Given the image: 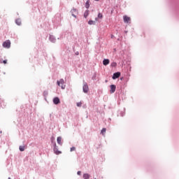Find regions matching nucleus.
Returning a JSON list of instances; mask_svg holds the SVG:
<instances>
[{
    "label": "nucleus",
    "mask_w": 179,
    "mask_h": 179,
    "mask_svg": "<svg viewBox=\"0 0 179 179\" xmlns=\"http://www.w3.org/2000/svg\"><path fill=\"white\" fill-rule=\"evenodd\" d=\"M108 64H110V59H104L103 60V65H105V66H107V65H108Z\"/></svg>",
    "instance_id": "nucleus-10"
},
{
    "label": "nucleus",
    "mask_w": 179,
    "mask_h": 179,
    "mask_svg": "<svg viewBox=\"0 0 179 179\" xmlns=\"http://www.w3.org/2000/svg\"><path fill=\"white\" fill-rule=\"evenodd\" d=\"M73 150H76V148H75V147H71V148H70V152H73Z\"/></svg>",
    "instance_id": "nucleus-22"
},
{
    "label": "nucleus",
    "mask_w": 179,
    "mask_h": 179,
    "mask_svg": "<svg viewBox=\"0 0 179 179\" xmlns=\"http://www.w3.org/2000/svg\"><path fill=\"white\" fill-rule=\"evenodd\" d=\"M106 131H107V129L103 128L101 131V135H106Z\"/></svg>",
    "instance_id": "nucleus-16"
},
{
    "label": "nucleus",
    "mask_w": 179,
    "mask_h": 179,
    "mask_svg": "<svg viewBox=\"0 0 179 179\" xmlns=\"http://www.w3.org/2000/svg\"><path fill=\"white\" fill-rule=\"evenodd\" d=\"M90 11H89V10H87L85 11L84 13V17L86 19L87 17V16H89V13Z\"/></svg>",
    "instance_id": "nucleus-13"
},
{
    "label": "nucleus",
    "mask_w": 179,
    "mask_h": 179,
    "mask_svg": "<svg viewBox=\"0 0 179 179\" xmlns=\"http://www.w3.org/2000/svg\"><path fill=\"white\" fill-rule=\"evenodd\" d=\"M0 62L1 64H2V58L1 59L0 58Z\"/></svg>",
    "instance_id": "nucleus-28"
},
{
    "label": "nucleus",
    "mask_w": 179,
    "mask_h": 179,
    "mask_svg": "<svg viewBox=\"0 0 179 179\" xmlns=\"http://www.w3.org/2000/svg\"><path fill=\"white\" fill-rule=\"evenodd\" d=\"M85 8L87 9H89V8H90V4L89 3V0L86 1L85 3Z\"/></svg>",
    "instance_id": "nucleus-19"
},
{
    "label": "nucleus",
    "mask_w": 179,
    "mask_h": 179,
    "mask_svg": "<svg viewBox=\"0 0 179 179\" xmlns=\"http://www.w3.org/2000/svg\"><path fill=\"white\" fill-rule=\"evenodd\" d=\"M96 20H97V18H95Z\"/></svg>",
    "instance_id": "nucleus-31"
},
{
    "label": "nucleus",
    "mask_w": 179,
    "mask_h": 179,
    "mask_svg": "<svg viewBox=\"0 0 179 179\" xmlns=\"http://www.w3.org/2000/svg\"><path fill=\"white\" fill-rule=\"evenodd\" d=\"M117 89V86L115 85H110V93L113 94V93H115V90Z\"/></svg>",
    "instance_id": "nucleus-7"
},
{
    "label": "nucleus",
    "mask_w": 179,
    "mask_h": 179,
    "mask_svg": "<svg viewBox=\"0 0 179 179\" xmlns=\"http://www.w3.org/2000/svg\"><path fill=\"white\" fill-rule=\"evenodd\" d=\"M57 141L58 145H60V146H62V136L57 137Z\"/></svg>",
    "instance_id": "nucleus-12"
},
{
    "label": "nucleus",
    "mask_w": 179,
    "mask_h": 179,
    "mask_svg": "<svg viewBox=\"0 0 179 179\" xmlns=\"http://www.w3.org/2000/svg\"><path fill=\"white\" fill-rule=\"evenodd\" d=\"M57 83L59 86V87H61L63 90L65 89V87H66V85H65V81L62 78L59 80H57Z\"/></svg>",
    "instance_id": "nucleus-2"
},
{
    "label": "nucleus",
    "mask_w": 179,
    "mask_h": 179,
    "mask_svg": "<svg viewBox=\"0 0 179 179\" xmlns=\"http://www.w3.org/2000/svg\"><path fill=\"white\" fill-rule=\"evenodd\" d=\"M52 145H53V151L55 155H61L62 152L58 150V146H57V143L52 141Z\"/></svg>",
    "instance_id": "nucleus-1"
},
{
    "label": "nucleus",
    "mask_w": 179,
    "mask_h": 179,
    "mask_svg": "<svg viewBox=\"0 0 179 179\" xmlns=\"http://www.w3.org/2000/svg\"><path fill=\"white\" fill-rule=\"evenodd\" d=\"M45 94H46L45 92H44Z\"/></svg>",
    "instance_id": "nucleus-33"
},
{
    "label": "nucleus",
    "mask_w": 179,
    "mask_h": 179,
    "mask_svg": "<svg viewBox=\"0 0 179 179\" xmlns=\"http://www.w3.org/2000/svg\"><path fill=\"white\" fill-rule=\"evenodd\" d=\"M96 73L92 77V80H96Z\"/></svg>",
    "instance_id": "nucleus-24"
},
{
    "label": "nucleus",
    "mask_w": 179,
    "mask_h": 179,
    "mask_svg": "<svg viewBox=\"0 0 179 179\" xmlns=\"http://www.w3.org/2000/svg\"><path fill=\"white\" fill-rule=\"evenodd\" d=\"M78 176H80L82 174V172L80 171H78L77 172Z\"/></svg>",
    "instance_id": "nucleus-26"
},
{
    "label": "nucleus",
    "mask_w": 179,
    "mask_h": 179,
    "mask_svg": "<svg viewBox=\"0 0 179 179\" xmlns=\"http://www.w3.org/2000/svg\"><path fill=\"white\" fill-rule=\"evenodd\" d=\"M94 1H96V2H99V1H100V0H94Z\"/></svg>",
    "instance_id": "nucleus-29"
},
{
    "label": "nucleus",
    "mask_w": 179,
    "mask_h": 179,
    "mask_svg": "<svg viewBox=\"0 0 179 179\" xmlns=\"http://www.w3.org/2000/svg\"><path fill=\"white\" fill-rule=\"evenodd\" d=\"M53 103L54 104H59V103H61V101L59 100V97H55L53 99Z\"/></svg>",
    "instance_id": "nucleus-9"
},
{
    "label": "nucleus",
    "mask_w": 179,
    "mask_h": 179,
    "mask_svg": "<svg viewBox=\"0 0 179 179\" xmlns=\"http://www.w3.org/2000/svg\"><path fill=\"white\" fill-rule=\"evenodd\" d=\"M45 94H46L45 92H44Z\"/></svg>",
    "instance_id": "nucleus-32"
},
{
    "label": "nucleus",
    "mask_w": 179,
    "mask_h": 179,
    "mask_svg": "<svg viewBox=\"0 0 179 179\" xmlns=\"http://www.w3.org/2000/svg\"><path fill=\"white\" fill-rule=\"evenodd\" d=\"M88 24H90V25L96 24V21L90 20L88 21Z\"/></svg>",
    "instance_id": "nucleus-17"
},
{
    "label": "nucleus",
    "mask_w": 179,
    "mask_h": 179,
    "mask_svg": "<svg viewBox=\"0 0 179 179\" xmlns=\"http://www.w3.org/2000/svg\"><path fill=\"white\" fill-rule=\"evenodd\" d=\"M83 178L84 179H89V178H90V175H89V173H84L83 174Z\"/></svg>",
    "instance_id": "nucleus-15"
},
{
    "label": "nucleus",
    "mask_w": 179,
    "mask_h": 179,
    "mask_svg": "<svg viewBox=\"0 0 179 179\" xmlns=\"http://www.w3.org/2000/svg\"><path fill=\"white\" fill-rule=\"evenodd\" d=\"M123 20H124V23H129V22H131V17H129L127 15H124Z\"/></svg>",
    "instance_id": "nucleus-8"
},
{
    "label": "nucleus",
    "mask_w": 179,
    "mask_h": 179,
    "mask_svg": "<svg viewBox=\"0 0 179 179\" xmlns=\"http://www.w3.org/2000/svg\"><path fill=\"white\" fill-rule=\"evenodd\" d=\"M3 47L4 48H10V41H6L3 43Z\"/></svg>",
    "instance_id": "nucleus-5"
},
{
    "label": "nucleus",
    "mask_w": 179,
    "mask_h": 179,
    "mask_svg": "<svg viewBox=\"0 0 179 179\" xmlns=\"http://www.w3.org/2000/svg\"><path fill=\"white\" fill-rule=\"evenodd\" d=\"M113 36H112L111 38H113Z\"/></svg>",
    "instance_id": "nucleus-34"
},
{
    "label": "nucleus",
    "mask_w": 179,
    "mask_h": 179,
    "mask_svg": "<svg viewBox=\"0 0 179 179\" xmlns=\"http://www.w3.org/2000/svg\"><path fill=\"white\" fill-rule=\"evenodd\" d=\"M76 55H79V52H77Z\"/></svg>",
    "instance_id": "nucleus-30"
},
{
    "label": "nucleus",
    "mask_w": 179,
    "mask_h": 179,
    "mask_svg": "<svg viewBox=\"0 0 179 179\" xmlns=\"http://www.w3.org/2000/svg\"><path fill=\"white\" fill-rule=\"evenodd\" d=\"M98 18H99V19H103V14H101V13H99L98 14Z\"/></svg>",
    "instance_id": "nucleus-21"
},
{
    "label": "nucleus",
    "mask_w": 179,
    "mask_h": 179,
    "mask_svg": "<svg viewBox=\"0 0 179 179\" xmlns=\"http://www.w3.org/2000/svg\"><path fill=\"white\" fill-rule=\"evenodd\" d=\"M8 179H10V178H8Z\"/></svg>",
    "instance_id": "nucleus-35"
},
{
    "label": "nucleus",
    "mask_w": 179,
    "mask_h": 179,
    "mask_svg": "<svg viewBox=\"0 0 179 179\" xmlns=\"http://www.w3.org/2000/svg\"><path fill=\"white\" fill-rule=\"evenodd\" d=\"M120 117H124L125 115V113L124 112H120Z\"/></svg>",
    "instance_id": "nucleus-23"
},
{
    "label": "nucleus",
    "mask_w": 179,
    "mask_h": 179,
    "mask_svg": "<svg viewBox=\"0 0 179 179\" xmlns=\"http://www.w3.org/2000/svg\"><path fill=\"white\" fill-rule=\"evenodd\" d=\"M83 91L84 93H88L89 85H87V83H84L83 86Z\"/></svg>",
    "instance_id": "nucleus-4"
},
{
    "label": "nucleus",
    "mask_w": 179,
    "mask_h": 179,
    "mask_svg": "<svg viewBox=\"0 0 179 179\" xmlns=\"http://www.w3.org/2000/svg\"><path fill=\"white\" fill-rule=\"evenodd\" d=\"M24 145H20L19 150H20V152H24Z\"/></svg>",
    "instance_id": "nucleus-18"
},
{
    "label": "nucleus",
    "mask_w": 179,
    "mask_h": 179,
    "mask_svg": "<svg viewBox=\"0 0 179 179\" xmlns=\"http://www.w3.org/2000/svg\"><path fill=\"white\" fill-rule=\"evenodd\" d=\"M120 76H121V73L116 72L113 73L112 78L115 80V79H118Z\"/></svg>",
    "instance_id": "nucleus-6"
},
{
    "label": "nucleus",
    "mask_w": 179,
    "mask_h": 179,
    "mask_svg": "<svg viewBox=\"0 0 179 179\" xmlns=\"http://www.w3.org/2000/svg\"><path fill=\"white\" fill-rule=\"evenodd\" d=\"M110 66L115 68V66H117V63L115 62H112Z\"/></svg>",
    "instance_id": "nucleus-20"
},
{
    "label": "nucleus",
    "mask_w": 179,
    "mask_h": 179,
    "mask_svg": "<svg viewBox=\"0 0 179 179\" xmlns=\"http://www.w3.org/2000/svg\"><path fill=\"white\" fill-rule=\"evenodd\" d=\"M50 41H51V43H55V41H57V39L55 38V36L50 35L49 37Z\"/></svg>",
    "instance_id": "nucleus-11"
},
{
    "label": "nucleus",
    "mask_w": 179,
    "mask_h": 179,
    "mask_svg": "<svg viewBox=\"0 0 179 179\" xmlns=\"http://www.w3.org/2000/svg\"><path fill=\"white\" fill-rule=\"evenodd\" d=\"M7 62H8V60L6 59L3 61V64H7Z\"/></svg>",
    "instance_id": "nucleus-27"
},
{
    "label": "nucleus",
    "mask_w": 179,
    "mask_h": 179,
    "mask_svg": "<svg viewBox=\"0 0 179 179\" xmlns=\"http://www.w3.org/2000/svg\"><path fill=\"white\" fill-rule=\"evenodd\" d=\"M77 107H82V102L77 103Z\"/></svg>",
    "instance_id": "nucleus-25"
},
{
    "label": "nucleus",
    "mask_w": 179,
    "mask_h": 179,
    "mask_svg": "<svg viewBox=\"0 0 179 179\" xmlns=\"http://www.w3.org/2000/svg\"><path fill=\"white\" fill-rule=\"evenodd\" d=\"M15 23L17 26H20V24H22V20L20 19H17L15 20Z\"/></svg>",
    "instance_id": "nucleus-14"
},
{
    "label": "nucleus",
    "mask_w": 179,
    "mask_h": 179,
    "mask_svg": "<svg viewBox=\"0 0 179 179\" xmlns=\"http://www.w3.org/2000/svg\"><path fill=\"white\" fill-rule=\"evenodd\" d=\"M71 13L73 17H75L76 19V15H78L79 11L78 10V9L73 8L71 10Z\"/></svg>",
    "instance_id": "nucleus-3"
}]
</instances>
